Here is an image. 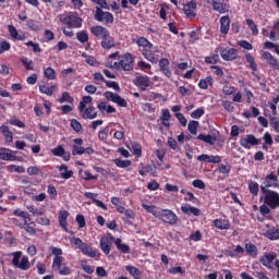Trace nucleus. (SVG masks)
Returning <instances> with one entry per match:
<instances>
[{
	"label": "nucleus",
	"mask_w": 279,
	"mask_h": 279,
	"mask_svg": "<svg viewBox=\"0 0 279 279\" xmlns=\"http://www.w3.org/2000/svg\"><path fill=\"white\" fill-rule=\"evenodd\" d=\"M206 64H217L219 62V54H211L205 58Z\"/></svg>",
	"instance_id": "61"
},
{
	"label": "nucleus",
	"mask_w": 279,
	"mask_h": 279,
	"mask_svg": "<svg viewBox=\"0 0 279 279\" xmlns=\"http://www.w3.org/2000/svg\"><path fill=\"white\" fill-rule=\"evenodd\" d=\"M247 256H251V258H256L258 256V246L256 244L248 242L245 244V250Z\"/></svg>",
	"instance_id": "31"
},
{
	"label": "nucleus",
	"mask_w": 279,
	"mask_h": 279,
	"mask_svg": "<svg viewBox=\"0 0 279 279\" xmlns=\"http://www.w3.org/2000/svg\"><path fill=\"white\" fill-rule=\"evenodd\" d=\"M100 47H102L106 51H110V49H114V37L110 35H106L100 41Z\"/></svg>",
	"instance_id": "27"
},
{
	"label": "nucleus",
	"mask_w": 279,
	"mask_h": 279,
	"mask_svg": "<svg viewBox=\"0 0 279 279\" xmlns=\"http://www.w3.org/2000/svg\"><path fill=\"white\" fill-rule=\"evenodd\" d=\"M239 56V52L236 51V49L234 48H230V49H222L220 51V57L222 58V60H225L226 62H232V60H236Z\"/></svg>",
	"instance_id": "20"
},
{
	"label": "nucleus",
	"mask_w": 279,
	"mask_h": 279,
	"mask_svg": "<svg viewBox=\"0 0 279 279\" xmlns=\"http://www.w3.org/2000/svg\"><path fill=\"white\" fill-rule=\"evenodd\" d=\"M271 207H268L267 204H263L259 206V213L262 215V217H266V219H268L269 221H271L272 217L271 215Z\"/></svg>",
	"instance_id": "45"
},
{
	"label": "nucleus",
	"mask_w": 279,
	"mask_h": 279,
	"mask_svg": "<svg viewBox=\"0 0 279 279\" xmlns=\"http://www.w3.org/2000/svg\"><path fill=\"white\" fill-rule=\"evenodd\" d=\"M26 25L32 32H40L43 29V25L36 20L28 19Z\"/></svg>",
	"instance_id": "42"
},
{
	"label": "nucleus",
	"mask_w": 279,
	"mask_h": 279,
	"mask_svg": "<svg viewBox=\"0 0 279 279\" xmlns=\"http://www.w3.org/2000/svg\"><path fill=\"white\" fill-rule=\"evenodd\" d=\"M80 113L82 114V119L85 121H93V119H97L98 114L95 106L85 107L84 110L80 111Z\"/></svg>",
	"instance_id": "19"
},
{
	"label": "nucleus",
	"mask_w": 279,
	"mask_h": 279,
	"mask_svg": "<svg viewBox=\"0 0 279 279\" xmlns=\"http://www.w3.org/2000/svg\"><path fill=\"white\" fill-rule=\"evenodd\" d=\"M70 128H72V130H74V132H82V123H80V121L72 119L70 121Z\"/></svg>",
	"instance_id": "59"
},
{
	"label": "nucleus",
	"mask_w": 279,
	"mask_h": 279,
	"mask_svg": "<svg viewBox=\"0 0 279 279\" xmlns=\"http://www.w3.org/2000/svg\"><path fill=\"white\" fill-rule=\"evenodd\" d=\"M59 104H73L75 99L69 94V92H63L61 97L58 99Z\"/></svg>",
	"instance_id": "48"
},
{
	"label": "nucleus",
	"mask_w": 279,
	"mask_h": 279,
	"mask_svg": "<svg viewBox=\"0 0 279 279\" xmlns=\"http://www.w3.org/2000/svg\"><path fill=\"white\" fill-rule=\"evenodd\" d=\"M260 193L262 196L259 197V202H264V204H266V206H268L271 210H276V208H279L278 192L263 187V185H260Z\"/></svg>",
	"instance_id": "4"
},
{
	"label": "nucleus",
	"mask_w": 279,
	"mask_h": 279,
	"mask_svg": "<svg viewBox=\"0 0 279 279\" xmlns=\"http://www.w3.org/2000/svg\"><path fill=\"white\" fill-rule=\"evenodd\" d=\"M51 154L58 156L59 158H62L65 162H69V160H71V153H66L63 145H59L52 148Z\"/></svg>",
	"instance_id": "21"
},
{
	"label": "nucleus",
	"mask_w": 279,
	"mask_h": 279,
	"mask_svg": "<svg viewBox=\"0 0 279 279\" xmlns=\"http://www.w3.org/2000/svg\"><path fill=\"white\" fill-rule=\"evenodd\" d=\"M278 257V254H276V252H269V253H265L263 257L259 258V263L264 266V267H271V263H274V260H276V258Z\"/></svg>",
	"instance_id": "22"
},
{
	"label": "nucleus",
	"mask_w": 279,
	"mask_h": 279,
	"mask_svg": "<svg viewBox=\"0 0 279 279\" xmlns=\"http://www.w3.org/2000/svg\"><path fill=\"white\" fill-rule=\"evenodd\" d=\"M48 195H50V199H56L58 197V190H56V186L48 185L47 190Z\"/></svg>",
	"instance_id": "62"
},
{
	"label": "nucleus",
	"mask_w": 279,
	"mask_h": 279,
	"mask_svg": "<svg viewBox=\"0 0 279 279\" xmlns=\"http://www.w3.org/2000/svg\"><path fill=\"white\" fill-rule=\"evenodd\" d=\"M240 145L244 149H252V147L260 145V142H258V138H256L254 134H247L245 136L240 137Z\"/></svg>",
	"instance_id": "12"
},
{
	"label": "nucleus",
	"mask_w": 279,
	"mask_h": 279,
	"mask_svg": "<svg viewBox=\"0 0 279 279\" xmlns=\"http://www.w3.org/2000/svg\"><path fill=\"white\" fill-rule=\"evenodd\" d=\"M196 138L198 141H203V143H207L208 145H215V142L219 138V131H213L211 135H205L201 133Z\"/></svg>",
	"instance_id": "18"
},
{
	"label": "nucleus",
	"mask_w": 279,
	"mask_h": 279,
	"mask_svg": "<svg viewBox=\"0 0 279 279\" xmlns=\"http://www.w3.org/2000/svg\"><path fill=\"white\" fill-rule=\"evenodd\" d=\"M98 110H100V112H106L108 114H112L114 112H117V109L114 107H112V105H108L106 101H101L97 105Z\"/></svg>",
	"instance_id": "36"
},
{
	"label": "nucleus",
	"mask_w": 279,
	"mask_h": 279,
	"mask_svg": "<svg viewBox=\"0 0 279 279\" xmlns=\"http://www.w3.org/2000/svg\"><path fill=\"white\" fill-rule=\"evenodd\" d=\"M76 40H78V43H88V32L87 31H81L78 33H76Z\"/></svg>",
	"instance_id": "56"
},
{
	"label": "nucleus",
	"mask_w": 279,
	"mask_h": 279,
	"mask_svg": "<svg viewBox=\"0 0 279 279\" xmlns=\"http://www.w3.org/2000/svg\"><path fill=\"white\" fill-rule=\"evenodd\" d=\"M135 44L140 49H142V56L151 64H158V47H154V44L149 41L146 37H140L135 40Z\"/></svg>",
	"instance_id": "3"
},
{
	"label": "nucleus",
	"mask_w": 279,
	"mask_h": 279,
	"mask_svg": "<svg viewBox=\"0 0 279 279\" xmlns=\"http://www.w3.org/2000/svg\"><path fill=\"white\" fill-rule=\"evenodd\" d=\"M59 21L62 23V25H65L61 28V31L68 38H73V36H75V33H73L71 29H80L84 23V20H82L77 13L59 15Z\"/></svg>",
	"instance_id": "1"
},
{
	"label": "nucleus",
	"mask_w": 279,
	"mask_h": 279,
	"mask_svg": "<svg viewBox=\"0 0 279 279\" xmlns=\"http://www.w3.org/2000/svg\"><path fill=\"white\" fill-rule=\"evenodd\" d=\"M94 19L98 23H105V25H112L114 23V15L108 11H102L99 7H96Z\"/></svg>",
	"instance_id": "8"
},
{
	"label": "nucleus",
	"mask_w": 279,
	"mask_h": 279,
	"mask_svg": "<svg viewBox=\"0 0 279 279\" xmlns=\"http://www.w3.org/2000/svg\"><path fill=\"white\" fill-rule=\"evenodd\" d=\"M114 245L118 252H121L122 254H130V245L122 244L121 238H117L114 240Z\"/></svg>",
	"instance_id": "35"
},
{
	"label": "nucleus",
	"mask_w": 279,
	"mask_h": 279,
	"mask_svg": "<svg viewBox=\"0 0 279 279\" xmlns=\"http://www.w3.org/2000/svg\"><path fill=\"white\" fill-rule=\"evenodd\" d=\"M196 160H198V162H209L211 165H219V162H221V157L203 154L197 156Z\"/></svg>",
	"instance_id": "24"
},
{
	"label": "nucleus",
	"mask_w": 279,
	"mask_h": 279,
	"mask_svg": "<svg viewBox=\"0 0 279 279\" xmlns=\"http://www.w3.org/2000/svg\"><path fill=\"white\" fill-rule=\"evenodd\" d=\"M246 24H247L248 28L251 29L253 36H258V26L256 25V23H254V20L247 19Z\"/></svg>",
	"instance_id": "55"
},
{
	"label": "nucleus",
	"mask_w": 279,
	"mask_h": 279,
	"mask_svg": "<svg viewBox=\"0 0 279 279\" xmlns=\"http://www.w3.org/2000/svg\"><path fill=\"white\" fill-rule=\"evenodd\" d=\"M181 210L184 215H194V217H199V208L193 207L191 205L181 206Z\"/></svg>",
	"instance_id": "33"
},
{
	"label": "nucleus",
	"mask_w": 279,
	"mask_h": 279,
	"mask_svg": "<svg viewBox=\"0 0 279 279\" xmlns=\"http://www.w3.org/2000/svg\"><path fill=\"white\" fill-rule=\"evenodd\" d=\"M230 15H223L220 17V33L228 34L230 32Z\"/></svg>",
	"instance_id": "30"
},
{
	"label": "nucleus",
	"mask_w": 279,
	"mask_h": 279,
	"mask_svg": "<svg viewBox=\"0 0 279 279\" xmlns=\"http://www.w3.org/2000/svg\"><path fill=\"white\" fill-rule=\"evenodd\" d=\"M64 257H54L52 260L53 271H58L59 276H71V268L63 264Z\"/></svg>",
	"instance_id": "9"
},
{
	"label": "nucleus",
	"mask_w": 279,
	"mask_h": 279,
	"mask_svg": "<svg viewBox=\"0 0 279 279\" xmlns=\"http://www.w3.org/2000/svg\"><path fill=\"white\" fill-rule=\"evenodd\" d=\"M245 60L248 64V69H251L253 73H256V71H258V64H256V60L254 59V56H252V53H246Z\"/></svg>",
	"instance_id": "39"
},
{
	"label": "nucleus",
	"mask_w": 279,
	"mask_h": 279,
	"mask_svg": "<svg viewBox=\"0 0 279 279\" xmlns=\"http://www.w3.org/2000/svg\"><path fill=\"white\" fill-rule=\"evenodd\" d=\"M270 126L275 132H279V120L278 118H270Z\"/></svg>",
	"instance_id": "64"
},
{
	"label": "nucleus",
	"mask_w": 279,
	"mask_h": 279,
	"mask_svg": "<svg viewBox=\"0 0 279 279\" xmlns=\"http://www.w3.org/2000/svg\"><path fill=\"white\" fill-rule=\"evenodd\" d=\"M262 186L266 189H278V174H275L274 172L267 174L264 179V183L262 184Z\"/></svg>",
	"instance_id": "16"
},
{
	"label": "nucleus",
	"mask_w": 279,
	"mask_h": 279,
	"mask_svg": "<svg viewBox=\"0 0 279 279\" xmlns=\"http://www.w3.org/2000/svg\"><path fill=\"white\" fill-rule=\"evenodd\" d=\"M58 88L56 85L47 86L46 84L39 85V93L43 95H47L48 97H51L53 95V92Z\"/></svg>",
	"instance_id": "41"
},
{
	"label": "nucleus",
	"mask_w": 279,
	"mask_h": 279,
	"mask_svg": "<svg viewBox=\"0 0 279 279\" xmlns=\"http://www.w3.org/2000/svg\"><path fill=\"white\" fill-rule=\"evenodd\" d=\"M70 243H73L77 247V250H80L82 254H84V256H88V258H99V256H101L97 248H93V246L85 243L80 238H71Z\"/></svg>",
	"instance_id": "5"
},
{
	"label": "nucleus",
	"mask_w": 279,
	"mask_h": 279,
	"mask_svg": "<svg viewBox=\"0 0 279 279\" xmlns=\"http://www.w3.org/2000/svg\"><path fill=\"white\" fill-rule=\"evenodd\" d=\"M197 128H199V122L192 120L187 124V130L194 136L197 135Z\"/></svg>",
	"instance_id": "54"
},
{
	"label": "nucleus",
	"mask_w": 279,
	"mask_h": 279,
	"mask_svg": "<svg viewBox=\"0 0 279 279\" xmlns=\"http://www.w3.org/2000/svg\"><path fill=\"white\" fill-rule=\"evenodd\" d=\"M214 82L215 81L213 80V76H207L205 78H201L198 82V87L202 90H208V86H213Z\"/></svg>",
	"instance_id": "38"
},
{
	"label": "nucleus",
	"mask_w": 279,
	"mask_h": 279,
	"mask_svg": "<svg viewBox=\"0 0 279 279\" xmlns=\"http://www.w3.org/2000/svg\"><path fill=\"white\" fill-rule=\"evenodd\" d=\"M44 75L46 80L53 81L56 80V70L53 68L49 66L44 70Z\"/></svg>",
	"instance_id": "53"
},
{
	"label": "nucleus",
	"mask_w": 279,
	"mask_h": 279,
	"mask_svg": "<svg viewBox=\"0 0 279 279\" xmlns=\"http://www.w3.org/2000/svg\"><path fill=\"white\" fill-rule=\"evenodd\" d=\"M125 270L130 274V276H133L135 279H141L143 277L141 269L136 268L135 266H125Z\"/></svg>",
	"instance_id": "43"
},
{
	"label": "nucleus",
	"mask_w": 279,
	"mask_h": 279,
	"mask_svg": "<svg viewBox=\"0 0 279 279\" xmlns=\"http://www.w3.org/2000/svg\"><path fill=\"white\" fill-rule=\"evenodd\" d=\"M88 104H93V97L83 96L82 100L78 104V112H82V110H84V108H86Z\"/></svg>",
	"instance_id": "52"
},
{
	"label": "nucleus",
	"mask_w": 279,
	"mask_h": 279,
	"mask_svg": "<svg viewBox=\"0 0 279 279\" xmlns=\"http://www.w3.org/2000/svg\"><path fill=\"white\" fill-rule=\"evenodd\" d=\"M131 147L133 149V156H135V158H141V156H143V147L141 146V144L134 142L131 144Z\"/></svg>",
	"instance_id": "51"
},
{
	"label": "nucleus",
	"mask_w": 279,
	"mask_h": 279,
	"mask_svg": "<svg viewBox=\"0 0 279 279\" xmlns=\"http://www.w3.org/2000/svg\"><path fill=\"white\" fill-rule=\"evenodd\" d=\"M133 84H134V86L140 88V90H142V93H145V90H147V88H151V86H154V82H151V78H149V76H147V75L135 76V78L133 80Z\"/></svg>",
	"instance_id": "10"
},
{
	"label": "nucleus",
	"mask_w": 279,
	"mask_h": 279,
	"mask_svg": "<svg viewBox=\"0 0 279 279\" xmlns=\"http://www.w3.org/2000/svg\"><path fill=\"white\" fill-rule=\"evenodd\" d=\"M23 228L25 232H27V234H31V236H34V234H36V222L24 221Z\"/></svg>",
	"instance_id": "44"
},
{
	"label": "nucleus",
	"mask_w": 279,
	"mask_h": 279,
	"mask_svg": "<svg viewBox=\"0 0 279 279\" xmlns=\"http://www.w3.org/2000/svg\"><path fill=\"white\" fill-rule=\"evenodd\" d=\"M73 143H75V145L72 146V156H82V155H84V147L82 146V145H84V140L74 138Z\"/></svg>",
	"instance_id": "26"
},
{
	"label": "nucleus",
	"mask_w": 279,
	"mask_h": 279,
	"mask_svg": "<svg viewBox=\"0 0 279 279\" xmlns=\"http://www.w3.org/2000/svg\"><path fill=\"white\" fill-rule=\"evenodd\" d=\"M171 63L169 62V59L161 58L159 60V71L165 75V77H168V80H171L173 72L171 71Z\"/></svg>",
	"instance_id": "15"
},
{
	"label": "nucleus",
	"mask_w": 279,
	"mask_h": 279,
	"mask_svg": "<svg viewBox=\"0 0 279 279\" xmlns=\"http://www.w3.org/2000/svg\"><path fill=\"white\" fill-rule=\"evenodd\" d=\"M0 132L5 140V143H12L14 141V134L10 131V126L2 124L0 126Z\"/></svg>",
	"instance_id": "28"
},
{
	"label": "nucleus",
	"mask_w": 279,
	"mask_h": 279,
	"mask_svg": "<svg viewBox=\"0 0 279 279\" xmlns=\"http://www.w3.org/2000/svg\"><path fill=\"white\" fill-rule=\"evenodd\" d=\"M214 226L218 230H230V220L227 219H215Z\"/></svg>",
	"instance_id": "34"
},
{
	"label": "nucleus",
	"mask_w": 279,
	"mask_h": 279,
	"mask_svg": "<svg viewBox=\"0 0 279 279\" xmlns=\"http://www.w3.org/2000/svg\"><path fill=\"white\" fill-rule=\"evenodd\" d=\"M89 32L98 40L106 38V36L110 34V31H108V28H106L101 25L92 26L89 28Z\"/></svg>",
	"instance_id": "17"
},
{
	"label": "nucleus",
	"mask_w": 279,
	"mask_h": 279,
	"mask_svg": "<svg viewBox=\"0 0 279 279\" xmlns=\"http://www.w3.org/2000/svg\"><path fill=\"white\" fill-rule=\"evenodd\" d=\"M114 66L121 71H134V56L125 52L119 62H114Z\"/></svg>",
	"instance_id": "7"
},
{
	"label": "nucleus",
	"mask_w": 279,
	"mask_h": 279,
	"mask_svg": "<svg viewBox=\"0 0 279 279\" xmlns=\"http://www.w3.org/2000/svg\"><path fill=\"white\" fill-rule=\"evenodd\" d=\"M17 154L19 151L12 150L10 148H0V160L16 162V160H19V157H16Z\"/></svg>",
	"instance_id": "13"
},
{
	"label": "nucleus",
	"mask_w": 279,
	"mask_h": 279,
	"mask_svg": "<svg viewBox=\"0 0 279 279\" xmlns=\"http://www.w3.org/2000/svg\"><path fill=\"white\" fill-rule=\"evenodd\" d=\"M13 215L14 217H21V219H23V221H32V218H29V213L27 211H23L21 209H15L13 210Z\"/></svg>",
	"instance_id": "49"
},
{
	"label": "nucleus",
	"mask_w": 279,
	"mask_h": 279,
	"mask_svg": "<svg viewBox=\"0 0 279 279\" xmlns=\"http://www.w3.org/2000/svg\"><path fill=\"white\" fill-rule=\"evenodd\" d=\"M82 180L90 181V180H97V175L92 174L90 171L86 170L82 172V170L78 171Z\"/></svg>",
	"instance_id": "57"
},
{
	"label": "nucleus",
	"mask_w": 279,
	"mask_h": 279,
	"mask_svg": "<svg viewBox=\"0 0 279 279\" xmlns=\"http://www.w3.org/2000/svg\"><path fill=\"white\" fill-rule=\"evenodd\" d=\"M59 171H64L60 172V178L63 180H70V178H73V170H69V167L64 163L59 167Z\"/></svg>",
	"instance_id": "37"
},
{
	"label": "nucleus",
	"mask_w": 279,
	"mask_h": 279,
	"mask_svg": "<svg viewBox=\"0 0 279 279\" xmlns=\"http://www.w3.org/2000/svg\"><path fill=\"white\" fill-rule=\"evenodd\" d=\"M142 208L150 215H154L156 219H159V221H162V223H166L167 226H175L178 223V215L171 209H160L155 205L147 204H142Z\"/></svg>",
	"instance_id": "2"
},
{
	"label": "nucleus",
	"mask_w": 279,
	"mask_h": 279,
	"mask_svg": "<svg viewBox=\"0 0 279 279\" xmlns=\"http://www.w3.org/2000/svg\"><path fill=\"white\" fill-rule=\"evenodd\" d=\"M116 167H119V169H128V167H132V161L131 160H123L121 158H116L113 160Z\"/></svg>",
	"instance_id": "46"
},
{
	"label": "nucleus",
	"mask_w": 279,
	"mask_h": 279,
	"mask_svg": "<svg viewBox=\"0 0 279 279\" xmlns=\"http://www.w3.org/2000/svg\"><path fill=\"white\" fill-rule=\"evenodd\" d=\"M266 232L264 233V236L266 239H269V241H278L279 240V228L270 227L269 225H266Z\"/></svg>",
	"instance_id": "25"
},
{
	"label": "nucleus",
	"mask_w": 279,
	"mask_h": 279,
	"mask_svg": "<svg viewBox=\"0 0 279 279\" xmlns=\"http://www.w3.org/2000/svg\"><path fill=\"white\" fill-rule=\"evenodd\" d=\"M8 29L11 38H14V40H25V34L19 35V31H16V27H14V25H9Z\"/></svg>",
	"instance_id": "40"
},
{
	"label": "nucleus",
	"mask_w": 279,
	"mask_h": 279,
	"mask_svg": "<svg viewBox=\"0 0 279 279\" xmlns=\"http://www.w3.org/2000/svg\"><path fill=\"white\" fill-rule=\"evenodd\" d=\"M7 171H9V173H25V167L9 165L7 166Z\"/></svg>",
	"instance_id": "50"
},
{
	"label": "nucleus",
	"mask_w": 279,
	"mask_h": 279,
	"mask_svg": "<svg viewBox=\"0 0 279 279\" xmlns=\"http://www.w3.org/2000/svg\"><path fill=\"white\" fill-rule=\"evenodd\" d=\"M206 114V110H204V107L197 108L191 113L192 119H202Z\"/></svg>",
	"instance_id": "58"
},
{
	"label": "nucleus",
	"mask_w": 279,
	"mask_h": 279,
	"mask_svg": "<svg viewBox=\"0 0 279 279\" xmlns=\"http://www.w3.org/2000/svg\"><path fill=\"white\" fill-rule=\"evenodd\" d=\"M248 191L253 197H258V182L256 181H248Z\"/></svg>",
	"instance_id": "47"
},
{
	"label": "nucleus",
	"mask_w": 279,
	"mask_h": 279,
	"mask_svg": "<svg viewBox=\"0 0 279 279\" xmlns=\"http://www.w3.org/2000/svg\"><path fill=\"white\" fill-rule=\"evenodd\" d=\"M66 219H69V213L66 210H60L59 226L64 230V232H69V223L66 222Z\"/></svg>",
	"instance_id": "29"
},
{
	"label": "nucleus",
	"mask_w": 279,
	"mask_h": 279,
	"mask_svg": "<svg viewBox=\"0 0 279 279\" xmlns=\"http://www.w3.org/2000/svg\"><path fill=\"white\" fill-rule=\"evenodd\" d=\"M12 265L16 267V269H21L22 271H27L29 270V267H32V265L29 264V257L27 256H23V252L17 251L12 253ZM23 256V257H22ZM22 257V258H21Z\"/></svg>",
	"instance_id": "6"
},
{
	"label": "nucleus",
	"mask_w": 279,
	"mask_h": 279,
	"mask_svg": "<svg viewBox=\"0 0 279 279\" xmlns=\"http://www.w3.org/2000/svg\"><path fill=\"white\" fill-rule=\"evenodd\" d=\"M262 58L267 62V64H269V66L275 69V71H279L278 59L271 56V52L269 51L263 52Z\"/></svg>",
	"instance_id": "23"
},
{
	"label": "nucleus",
	"mask_w": 279,
	"mask_h": 279,
	"mask_svg": "<svg viewBox=\"0 0 279 279\" xmlns=\"http://www.w3.org/2000/svg\"><path fill=\"white\" fill-rule=\"evenodd\" d=\"M104 97L107 101H112L120 108H128V100H125V98L121 97L119 94L107 90L104 93Z\"/></svg>",
	"instance_id": "11"
},
{
	"label": "nucleus",
	"mask_w": 279,
	"mask_h": 279,
	"mask_svg": "<svg viewBox=\"0 0 279 279\" xmlns=\"http://www.w3.org/2000/svg\"><path fill=\"white\" fill-rule=\"evenodd\" d=\"M100 250L108 256L110 254V251L112 250V242L108 240V238L100 239Z\"/></svg>",
	"instance_id": "32"
},
{
	"label": "nucleus",
	"mask_w": 279,
	"mask_h": 279,
	"mask_svg": "<svg viewBox=\"0 0 279 279\" xmlns=\"http://www.w3.org/2000/svg\"><path fill=\"white\" fill-rule=\"evenodd\" d=\"M96 276H98V278H108V271L104 266H98L96 267Z\"/></svg>",
	"instance_id": "60"
},
{
	"label": "nucleus",
	"mask_w": 279,
	"mask_h": 279,
	"mask_svg": "<svg viewBox=\"0 0 279 279\" xmlns=\"http://www.w3.org/2000/svg\"><path fill=\"white\" fill-rule=\"evenodd\" d=\"M148 191H158L160 189V183H158L156 180H151L147 183Z\"/></svg>",
	"instance_id": "63"
},
{
	"label": "nucleus",
	"mask_w": 279,
	"mask_h": 279,
	"mask_svg": "<svg viewBox=\"0 0 279 279\" xmlns=\"http://www.w3.org/2000/svg\"><path fill=\"white\" fill-rule=\"evenodd\" d=\"M213 10L219 14L230 12V4L226 0H211Z\"/></svg>",
	"instance_id": "14"
}]
</instances>
